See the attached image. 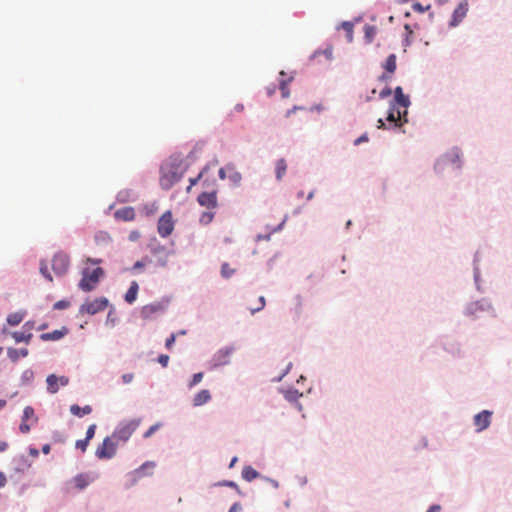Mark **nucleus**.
<instances>
[{"label": "nucleus", "mask_w": 512, "mask_h": 512, "mask_svg": "<svg viewBox=\"0 0 512 512\" xmlns=\"http://www.w3.org/2000/svg\"><path fill=\"white\" fill-rule=\"evenodd\" d=\"M264 307H265V298L263 296H261L259 298V306H257L256 308L251 309V313L254 314L257 311L262 310Z\"/></svg>", "instance_id": "c03bdc74"}, {"label": "nucleus", "mask_w": 512, "mask_h": 512, "mask_svg": "<svg viewBox=\"0 0 512 512\" xmlns=\"http://www.w3.org/2000/svg\"><path fill=\"white\" fill-rule=\"evenodd\" d=\"M23 330L27 333H31V330L34 328V322L33 321H27L24 325H23Z\"/></svg>", "instance_id": "8fccbe9b"}, {"label": "nucleus", "mask_w": 512, "mask_h": 512, "mask_svg": "<svg viewBox=\"0 0 512 512\" xmlns=\"http://www.w3.org/2000/svg\"><path fill=\"white\" fill-rule=\"evenodd\" d=\"M155 463L152 461H146L139 468L135 469L129 474L131 485H134L140 478L152 474L155 468Z\"/></svg>", "instance_id": "0eeeda50"}, {"label": "nucleus", "mask_w": 512, "mask_h": 512, "mask_svg": "<svg viewBox=\"0 0 512 512\" xmlns=\"http://www.w3.org/2000/svg\"><path fill=\"white\" fill-rule=\"evenodd\" d=\"M467 12H468V3L466 1L460 3L459 6L453 12L452 21L450 23L451 26L458 25L462 21V19L466 16Z\"/></svg>", "instance_id": "4468645a"}, {"label": "nucleus", "mask_w": 512, "mask_h": 512, "mask_svg": "<svg viewBox=\"0 0 512 512\" xmlns=\"http://www.w3.org/2000/svg\"><path fill=\"white\" fill-rule=\"evenodd\" d=\"M67 333L68 329L66 327H62L61 329L41 334L40 339L42 341H58L62 339Z\"/></svg>", "instance_id": "2eb2a0df"}, {"label": "nucleus", "mask_w": 512, "mask_h": 512, "mask_svg": "<svg viewBox=\"0 0 512 512\" xmlns=\"http://www.w3.org/2000/svg\"><path fill=\"white\" fill-rule=\"evenodd\" d=\"M108 304L109 302L107 298L99 297L92 301H86L85 303H83L80 307L79 312L81 314L94 315L98 312L104 311L107 308Z\"/></svg>", "instance_id": "39448f33"}, {"label": "nucleus", "mask_w": 512, "mask_h": 512, "mask_svg": "<svg viewBox=\"0 0 512 512\" xmlns=\"http://www.w3.org/2000/svg\"><path fill=\"white\" fill-rule=\"evenodd\" d=\"M147 263H151V259H148V258H144L143 260H140V261H137L134 266H133V269H141L142 267H144Z\"/></svg>", "instance_id": "37998d69"}, {"label": "nucleus", "mask_w": 512, "mask_h": 512, "mask_svg": "<svg viewBox=\"0 0 512 512\" xmlns=\"http://www.w3.org/2000/svg\"><path fill=\"white\" fill-rule=\"evenodd\" d=\"M297 397H298L297 391L288 392V394H287V398L289 400L296 399Z\"/></svg>", "instance_id": "bf43d9fd"}, {"label": "nucleus", "mask_w": 512, "mask_h": 512, "mask_svg": "<svg viewBox=\"0 0 512 512\" xmlns=\"http://www.w3.org/2000/svg\"><path fill=\"white\" fill-rule=\"evenodd\" d=\"M286 170H287V163H286L285 159H279L276 162V166H275L276 178L278 180H281L283 178V176L286 174Z\"/></svg>", "instance_id": "a878e982"}, {"label": "nucleus", "mask_w": 512, "mask_h": 512, "mask_svg": "<svg viewBox=\"0 0 512 512\" xmlns=\"http://www.w3.org/2000/svg\"><path fill=\"white\" fill-rule=\"evenodd\" d=\"M22 420L24 422L32 421V423L37 422V417L35 415L34 409L31 406H26L23 410Z\"/></svg>", "instance_id": "bb28decb"}, {"label": "nucleus", "mask_w": 512, "mask_h": 512, "mask_svg": "<svg viewBox=\"0 0 512 512\" xmlns=\"http://www.w3.org/2000/svg\"><path fill=\"white\" fill-rule=\"evenodd\" d=\"M70 265L69 257L66 254L58 253L52 259V269L57 275L67 272Z\"/></svg>", "instance_id": "6e6552de"}, {"label": "nucleus", "mask_w": 512, "mask_h": 512, "mask_svg": "<svg viewBox=\"0 0 512 512\" xmlns=\"http://www.w3.org/2000/svg\"><path fill=\"white\" fill-rule=\"evenodd\" d=\"M392 105L403 108V114L407 115V108L410 105V100L407 95L403 93L401 87H396L394 91V103Z\"/></svg>", "instance_id": "9d476101"}, {"label": "nucleus", "mask_w": 512, "mask_h": 512, "mask_svg": "<svg viewBox=\"0 0 512 512\" xmlns=\"http://www.w3.org/2000/svg\"><path fill=\"white\" fill-rule=\"evenodd\" d=\"M8 444L6 442H0V452H3L7 449Z\"/></svg>", "instance_id": "69168bd1"}, {"label": "nucleus", "mask_w": 512, "mask_h": 512, "mask_svg": "<svg viewBox=\"0 0 512 512\" xmlns=\"http://www.w3.org/2000/svg\"><path fill=\"white\" fill-rule=\"evenodd\" d=\"M228 177L235 183H239L241 180V174L237 171H235V168L233 167V171L228 172Z\"/></svg>", "instance_id": "4c0bfd02"}, {"label": "nucleus", "mask_w": 512, "mask_h": 512, "mask_svg": "<svg viewBox=\"0 0 512 512\" xmlns=\"http://www.w3.org/2000/svg\"><path fill=\"white\" fill-rule=\"evenodd\" d=\"M88 445H89V441L87 439H80V440H77L75 443V447L77 449H80L82 452L86 451Z\"/></svg>", "instance_id": "f704fd0d"}, {"label": "nucleus", "mask_w": 512, "mask_h": 512, "mask_svg": "<svg viewBox=\"0 0 512 512\" xmlns=\"http://www.w3.org/2000/svg\"><path fill=\"white\" fill-rule=\"evenodd\" d=\"M391 93H392L391 89L387 87V88L383 89V90L380 92V97H381V98H386V97L390 96V95H391Z\"/></svg>", "instance_id": "6e6d98bb"}, {"label": "nucleus", "mask_w": 512, "mask_h": 512, "mask_svg": "<svg viewBox=\"0 0 512 512\" xmlns=\"http://www.w3.org/2000/svg\"><path fill=\"white\" fill-rule=\"evenodd\" d=\"M158 362L163 366V367H166L168 365V362H169V356L166 355V354H161L159 357H158Z\"/></svg>", "instance_id": "a18cd8bd"}, {"label": "nucleus", "mask_w": 512, "mask_h": 512, "mask_svg": "<svg viewBox=\"0 0 512 512\" xmlns=\"http://www.w3.org/2000/svg\"><path fill=\"white\" fill-rule=\"evenodd\" d=\"M152 253L157 256V265L160 267H166L169 255L166 248L159 245L152 249Z\"/></svg>", "instance_id": "dca6fc26"}, {"label": "nucleus", "mask_w": 512, "mask_h": 512, "mask_svg": "<svg viewBox=\"0 0 512 512\" xmlns=\"http://www.w3.org/2000/svg\"><path fill=\"white\" fill-rule=\"evenodd\" d=\"M430 7H431L430 4H428L426 6H423L421 3H418V2L412 4V9L418 13H423V12L429 10Z\"/></svg>", "instance_id": "72a5a7b5"}, {"label": "nucleus", "mask_w": 512, "mask_h": 512, "mask_svg": "<svg viewBox=\"0 0 512 512\" xmlns=\"http://www.w3.org/2000/svg\"><path fill=\"white\" fill-rule=\"evenodd\" d=\"M115 218L123 221H132L135 219V211L132 207H124L115 212Z\"/></svg>", "instance_id": "6ab92c4d"}, {"label": "nucleus", "mask_w": 512, "mask_h": 512, "mask_svg": "<svg viewBox=\"0 0 512 512\" xmlns=\"http://www.w3.org/2000/svg\"><path fill=\"white\" fill-rule=\"evenodd\" d=\"M133 378H134V375L132 373H126L122 376V380L126 384L132 382Z\"/></svg>", "instance_id": "5fc2aeb1"}, {"label": "nucleus", "mask_w": 512, "mask_h": 512, "mask_svg": "<svg viewBox=\"0 0 512 512\" xmlns=\"http://www.w3.org/2000/svg\"><path fill=\"white\" fill-rule=\"evenodd\" d=\"M162 426L161 423H156L152 425L144 434L143 437L145 439L150 438L160 427Z\"/></svg>", "instance_id": "2f4dec72"}, {"label": "nucleus", "mask_w": 512, "mask_h": 512, "mask_svg": "<svg viewBox=\"0 0 512 512\" xmlns=\"http://www.w3.org/2000/svg\"><path fill=\"white\" fill-rule=\"evenodd\" d=\"M233 273H234V269H232L228 263H223L222 264V266H221V275L224 278L231 277Z\"/></svg>", "instance_id": "c756f323"}, {"label": "nucleus", "mask_w": 512, "mask_h": 512, "mask_svg": "<svg viewBox=\"0 0 512 512\" xmlns=\"http://www.w3.org/2000/svg\"><path fill=\"white\" fill-rule=\"evenodd\" d=\"M202 177V172L195 178H190V185L188 186L187 188V191L189 192L191 187L194 186L195 184L198 183V181L200 180V178Z\"/></svg>", "instance_id": "3c124183"}, {"label": "nucleus", "mask_w": 512, "mask_h": 512, "mask_svg": "<svg viewBox=\"0 0 512 512\" xmlns=\"http://www.w3.org/2000/svg\"><path fill=\"white\" fill-rule=\"evenodd\" d=\"M244 480L251 482L259 477V473L252 466H245L242 470Z\"/></svg>", "instance_id": "b1692460"}, {"label": "nucleus", "mask_w": 512, "mask_h": 512, "mask_svg": "<svg viewBox=\"0 0 512 512\" xmlns=\"http://www.w3.org/2000/svg\"><path fill=\"white\" fill-rule=\"evenodd\" d=\"M118 444L113 435L107 436L97 447L95 455L99 459H111L116 455Z\"/></svg>", "instance_id": "7ed1b4c3"}, {"label": "nucleus", "mask_w": 512, "mask_h": 512, "mask_svg": "<svg viewBox=\"0 0 512 512\" xmlns=\"http://www.w3.org/2000/svg\"><path fill=\"white\" fill-rule=\"evenodd\" d=\"M19 430L21 431V433L26 434L30 431V425L27 424V422H24V420H22L19 426Z\"/></svg>", "instance_id": "49530a36"}, {"label": "nucleus", "mask_w": 512, "mask_h": 512, "mask_svg": "<svg viewBox=\"0 0 512 512\" xmlns=\"http://www.w3.org/2000/svg\"><path fill=\"white\" fill-rule=\"evenodd\" d=\"M7 479L3 472L0 471V488L6 485Z\"/></svg>", "instance_id": "4d7b16f0"}, {"label": "nucleus", "mask_w": 512, "mask_h": 512, "mask_svg": "<svg viewBox=\"0 0 512 512\" xmlns=\"http://www.w3.org/2000/svg\"><path fill=\"white\" fill-rule=\"evenodd\" d=\"M141 424L140 418L121 421L112 435L119 443H126Z\"/></svg>", "instance_id": "f03ea898"}, {"label": "nucleus", "mask_w": 512, "mask_h": 512, "mask_svg": "<svg viewBox=\"0 0 512 512\" xmlns=\"http://www.w3.org/2000/svg\"><path fill=\"white\" fill-rule=\"evenodd\" d=\"M161 171L160 185L165 190L170 189L182 178V173L178 171V168L172 165L162 167Z\"/></svg>", "instance_id": "20e7f679"}, {"label": "nucleus", "mask_w": 512, "mask_h": 512, "mask_svg": "<svg viewBox=\"0 0 512 512\" xmlns=\"http://www.w3.org/2000/svg\"><path fill=\"white\" fill-rule=\"evenodd\" d=\"M103 262L100 258L87 257L83 260L85 267L81 271V280L78 283L80 290L90 292L94 290L100 279L104 277L105 271L101 267L91 269L90 265H99Z\"/></svg>", "instance_id": "f257e3e1"}, {"label": "nucleus", "mask_w": 512, "mask_h": 512, "mask_svg": "<svg viewBox=\"0 0 512 512\" xmlns=\"http://www.w3.org/2000/svg\"><path fill=\"white\" fill-rule=\"evenodd\" d=\"M157 209H158V206L156 205V203H152V204H151V208H150L149 210H147V214H152V213H154Z\"/></svg>", "instance_id": "052dcab7"}, {"label": "nucleus", "mask_w": 512, "mask_h": 512, "mask_svg": "<svg viewBox=\"0 0 512 512\" xmlns=\"http://www.w3.org/2000/svg\"><path fill=\"white\" fill-rule=\"evenodd\" d=\"M491 422V412L483 410L474 417V424L477 427V431H483L488 428Z\"/></svg>", "instance_id": "9b49d317"}, {"label": "nucleus", "mask_w": 512, "mask_h": 512, "mask_svg": "<svg viewBox=\"0 0 512 512\" xmlns=\"http://www.w3.org/2000/svg\"><path fill=\"white\" fill-rule=\"evenodd\" d=\"M40 272H41V274H42L46 279H48L49 281H52V276H51V274L48 272L47 265H46L44 262H41Z\"/></svg>", "instance_id": "79ce46f5"}, {"label": "nucleus", "mask_w": 512, "mask_h": 512, "mask_svg": "<svg viewBox=\"0 0 512 512\" xmlns=\"http://www.w3.org/2000/svg\"><path fill=\"white\" fill-rule=\"evenodd\" d=\"M368 141V136L367 134H363L361 135L360 137H358L355 141H354V145H359L363 142H367Z\"/></svg>", "instance_id": "864d4df0"}, {"label": "nucleus", "mask_w": 512, "mask_h": 512, "mask_svg": "<svg viewBox=\"0 0 512 512\" xmlns=\"http://www.w3.org/2000/svg\"><path fill=\"white\" fill-rule=\"evenodd\" d=\"M174 230V220L171 211H166L158 220L157 231L159 235L166 238L172 234Z\"/></svg>", "instance_id": "423d86ee"}, {"label": "nucleus", "mask_w": 512, "mask_h": 512, "mask_svg": "<svg viewBox=\"0 0 512 512\" xmlns=\"http://www.w3.org/2000/svg\"><path fill=\"white\" fill-rule=\"evenodd\" d=\"M25 315V311L11 313L7 316V323L11 326H17L23 321Z\"/></svg>", "instance_id": "412c9836"}, {"label": "nucleus", "mask_w": 512, "mask_h": 512, "mask_svg": "<svg viewBox=\"0 0 512 512\" xmlns=\"http://www.w3.org/2000/svg\"><path fill=\"white\" fill-rule=\"evenodd\" d=\"M70 412L77 417H83L92 412V407L90 405H85L84 407H80L77 404H73L70 406Z\"/></svg>", "instance_id": "aec40b11"}, {"label": "nucleus", "mask_w": 512, "mask_h": 512, "mask_svg": "<svg viewBox=\"0 0 512 512\" xmlns=\"http://www.w3.org/2000/svg\"><path fill=\"white\" fill-rule=\"evenodd\" d=\"M42 452L48 454L50 452V445L46 444L42 447Z\"/></svg>", "instance_id": "0e129e2a"}, {"label": "nucleus", "mask_w": 512, "mask_h": 512, "mask_svg": "<svg viewBox=\"0 0 512 512\" xmlns=\"http://www.w3.org/2000/svg\"><path fill=\"white\" fill-rule=\"evenodd\" d=\"M32 336H33L32 333H27L24 330L21 332L16 331V332L12 333V337L16 343L25 342L28 344L30 342Z\"/></svg>", "instance_id": "393cba45"}, {"label": "nucleus", "mask_w": 512, "mask_h": 512, "mask_svg": "<svg viewBox=\"0 0 512 512\" xmlns=\"http://www.w3.org/2000/svg\"><path fill=\"white\" fill-rule=\"evenodd\" d=\"M138 290V283L136 281H133L125 294V300L127 303L132 304L136 300Z\"/></svg>", "instance_id": "4be33fe9"}, {"label": "nucleus", "mask_w": 512, "mask_h": 512, "mask_svg": "<svg viewBox=\"0 0 512 512\" xmlns=\"http://www.w3.org/2000/svg\"><path fill=\"white\" fill-rule=\"evenodd\" d=\"M175 339H176V337H175L174 334L170 335V337L166 339L165 346H166L167 349H171L172 348V346H173V344L175 342Z\"/></svg>", "instance_id": "09e8293b"}, {"label": "nucleus", "mask_w": 512, "mask_h": 512, "mask_svg": "<svg viewBox=\"0 0 512 512\" xmlns=\"http://www.w3.org/2000/svg\"><path fill=\"white\" fill-rule=\"evenodd\" d=\"M406 116L407 115L403 114V111H401L400 109H396L395 105H391V108L387 116V120L389 122H394L395 125H398V121H403L404 123L408 121Z\"/></svg>", "instance_id": "f3484780"}, {"label": "nucleus", "mask_w": 512, "mask_h": 512, "mask_svg": "<svg viewBox=\"0 0 512 512\" xmlns=\"http://www.w3.org/2000/svg\"><path fill=\"white\" fill-rule=\"evenodd\" d=\"M198 203L201 206L213 209L217 206V195L216 192H202L198 196Z\"/></svg>", "instance_id": "ddd939ff"}, {"label": "nucleus", "mask_w": 512, "mask_h": 512, "mask_svg": "<svg viewBox=\"0 0 512 512\" xmlns=\"http://www.w3.org/2000/svg\"><path fill=\"white\" fill-rule=\"evenodd\" d=\"M47 327H48V324L47 323H43L37 329L38 330H45Z\"/></svg>", "instance_id": "774afa93"}, {"label": "nucleus", "mask_w": 512, "mask_h": 512, "mask_svg": "<svg viewBox=\"0 0 512 512\" xmlns=\"http://www.w3.org/2000/svg\"><path fill=\"white\" fill-rule=\"evenodd\" d=\"M214 218V214L212 212H205L202 214L200 218V222L203 224H209Z\"/></svg>", "instance_id": "e433bc0d"}, {"label": "nucleus", "mask_w": 512, "mask_h": 512, "mask_svg": "<svg viewBox=\"0 0 512 512\" xmlns=\"http://www.w3.org/2000/svg\"><path fill=\"white\" fill-rule=\"evenodd\" d=\"M203 376H204V374L202 372L194 374L191 381L188 384V387L192 388L195 385H197L198 383H200L203 379Z\"/></svg>", "instance_id": "7c9ffc66"}, {"label": "nucleus", "mask_w": 512, "mask_h": 512, "mask_svg": "<svg viewBox=\"0 0 512 512\" xmlns=\"http://www.w3.org/2000/svg\"><path fill=\"white\" fill-rule=\"evenodd\" d=\"M96 428H97V427H96V424H91V425L88 427V429H87V431H86V437H85V439H87L89 442H90V440L94 437V435H95V431H96Z\"/></svg>", "instance_id": "a19ab883"}, {"label": "nucleus", "mask_w": 512, "mask_h": 512, "mask_svg": "<svg viewBox=\"0 0 512 512\" xmlns=\"http://www.w3.org/2000/svg\"><path fill=\"white\" fill-rule=\"evenodd\" d=\"M396 55L390 54L387 59L385 60V63L383 64V68L386 70L387 73H384L380 76L381 81H387L390 80L392 77V74L396 70Z\"/></svg>", "instance_id": "f8f14e48"}, {"label": "nucleus", "mask_w": 512, "mask_h": 512, "mask_svg": "<svg viewBox=\"0 0 512 512\" xmlns=\"http://www.w3.org/2000/svg\"><path fill=\"white\" fill-rule=\"evenodd\" d=\"M239 510H241V505L239 503H234L230 507L229 512H238Z\"/></svg>", "instance_id": "13d9d810"}, {"label": "nucleus", "mask_w": 512, "mask_h": 512, "mask_svg": "<svg viewBox=\"0 0 512 512\" xmlns=\"http://www.w3.org/2000/svg\"><path fill=\"white\" fill-rule=\"evenodd\" d=\"M223 485H226V486H229V487H233V488H237V484L235 482H232V481H225L223 483Z\"/></svg>", "instance_id": "e2e57ef3"}, {"label": "nucleus", "mask_w": 512, "mask_h": 512, "mask_svg": "<svg viewBox=\"0 0 512 512\" xmlns=\"http://www.w3.org/2000/svg\"><path fill=\"white\" fill-rule=\"evenodd\" d=\"M140 236H141V234L139 231H136V230L131 231L129 234V240L135 242L140 238Z\"/></svg>", "instance_id": "de8ad7c7"}, {"label": "nucleus", "mask_w": 512, "mask_h": 512, "mask_svg": "<svg viewBox=\"0 0 512 512\" xmlns=\"http://www.w3.org/2000/svg\"><path fill=\"white\" fill-rule=\"evenodd\" d=\"M280 91L283 98H288L290 96V90L287 86V81L281 80L280 81Z\"/></svg>", "instance_id": "473e14b6"}, {"label": "nucleus", "mask_w": 512, "mask_h": 512, "mask_svg": "<svg viewBox=\"0 0 512 512\" xmlns=\"http://www.w3.org/2000/svg\"><path fill=\"white\" fill-rule=\"evenodd\" d=\"M377 123H378L377 127L379 129L385 128V123H384V121L382 119H379Z\"/></svg>", "instance_id": "338daca9"}, {"label": "nucleus", "mask_w": 512, "mask_h": 512, "mask_svg": "<svg viewBox=\"0 0 512 512\" xmlns=\"http://www.w3.org/2000/svg\"><path fill=\"white\" fill-rule=\"evenodd\" d=\"M18 461L20 462L21 464V467L17 468V471H24L25 469H28L30 467V464L28 463V460L25 456H20L18 458Z\"/></svg>", "instance_id": "58836bf2"}, {"label": "nucleus", "mask_w": 512, "mask_h": 512, "mask_svg": "<svg viewBox=\"0 0 512 512\" xmlns=\"http://www.w3.org/2000/svg\"><path fill=\"white\" fill-rule=\"evenodd\" d=\"M47 390L51 394L58 392L59 388L66 386L69 383V379L66 376L57 377L55 374H51L46 379Z\"/></svg>", "instance_id": "1a4fd4ad"}, {"label": "nucleus", "mask_w": 512, "mask_h": 512, "mask_svg": "<svg viewBox=\"0 0 512 512\" xmlns=\"http://www.w3.org/2000/svg\"><path fill=\"white\" fill-rule=\"evenodd\" d=\"M8 357L11 359V361L16 362L20 357H26L28 355V349L22 348V349H15V348H8L7 350Z\"/></svg>", "instance_id": "5701e85b"}, {"label": "nucleus", "mask_w": 512, "mask_h": 512, "mask_svg": "<svg viewBox=\"0 0 512 512\" xmlns=\"http://www.w3.org/2000/svg\"><path fill=\"white\" fill-rule=\"evenodd\" d=\"M229 171H233V165H226L225 167H222L219 169V177L221 179H225L227 176V173Z\"/></svg>", "instance_id": "ea45409f"}, {"label": "nucleus", "mask_w": 512, "mask_h": 512, "mask_svg": "<svg viewBox=\"0 0 512 512\" xmlns=\"http://www.w3.org/2000/svg\"><path fill=\"white\" fill-rule=\"evenodd\" d=\"M69 306H70V302L69 301H67V300H59V301H57L54 304L53 308L55 310H63V309L68 308Z\"/></svg>", "instance_id": "c9c22d12"}, {"label": "nucleus", "mask_w": 512, "mask_h": 512, "mask_svg": "<svg viewBox=\"0 0 512 512\" xmlns=\"http://www.w3.org/2000/svg\"><path fill=\"white\" fill-rule=\"evenodd\" d=\"M74 483L78 489H84L89 484V481L87 476L80 474L74 478Z\"/></svg>", "instance_id": "cd10ccee"}, {"label": "nucleus", "mask_w": 512, "mask_h": 512, "mask_svg": "<svg viewBox=\"0 0 512 512\" xmlns=\"http://www.w3.org/2000/svg\"><path fill=\"white\" fill-rule=\"evenodd\" d=\"M96 240H110V235L106 232H99L96 235Z\"/></svg>", "instance_id": "603ef678"}, {"label": "nucleus", "mask_w": 512, "mask_h": 512, "mask_svg": "<svg viewBox=\"0 0 512 512\" xmlns=\"http://www.w3.org/2000/svg\"><path fill=\"white\" fill-rule=\"evenodd\" d=\"M211 400L210 391L207 389L200 390L193 397V405L198 407L208 403Z\"/></svg>", "instance_id": "a211bd4d"}, {"label": "nucleus", "mask_w": 512, "mask_h": 512, "mask_svg": "<svg viewBox=\"0 0 512 512\" xmlns=\"http://www.w3.org/2000/svg\"><path fill=\"white\" fill-rule=\"evenodd\" d=\"M439 511H440V506H438V505H433V506H431V507L427 510V512H439Z\"/></svg>", "instance_id": "680f3d73"}, {"label": "nucleus", "mask_w": 512, "mask_h": 512, "mask_svg": "<svg viewBox=\"0 0 512 512\" xmlns=\"http://www.w3.org/2000/svg\"><path fill=\"white\" fill-rule=\"evenodd\" d=\"M341 28L346 32L348 41H352L353 38V24L350 22H343Z\"/></svg>", "instance_id": "c85d7f7f"}]
</instances>
